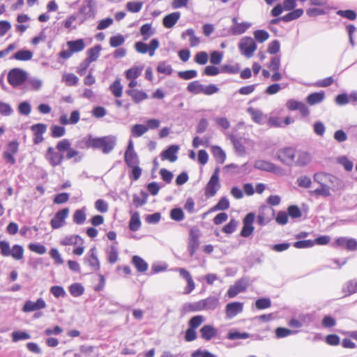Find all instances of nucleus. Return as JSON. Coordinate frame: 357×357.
<instances>
[{
	"label": "nucleus",
	"mask_w": 357,
	"mask_h": 357,
	"mask_svg": "<svg viewBox=\"0 0 357 357\" xmlns=\"http://www.w3.org/2000/svg\"><path fill=\"white\" fill-rule=\"evenodd\" d=\"M84 142L86 149H100L104 154H108L114 149L116 137L114 135L94 137L89 135L87 137V141Z\"/></svg>",
	"instance_id": "obj_1"
},
{
	"label": "nucleus",
	"mask_w": 357,
	"mask_h": 357,
	"mask_svg": "<svg viewBox=\"0 0 357 357\" xmlns=\"http://www.w3.org/2000/svg\"><path fill=\"white\" fill-rule=\"evenodd\" d=\"M56 149L59 152L66 151L64 155V160L73 159L75 162H79L84 156V154L73 148L71 143L68 139H63L57 142Z\"/></svg>",
	"instance_id": "obj_2"
},
{
	"label": "nucleus",
	"mask_w": 357,
	"mask_h": 357,
	"mask_svg": "<svg viewBox=\"0 0 357 357\" xmlns=\"http://www.w3.org/2000/svg\"><path fill=\"white\" fill-rule=\"evenodd\" d=\"M220 168L216 167L205 188V196L208 198L215 195L220 188L219 179Z\"/></svg>",
	"instance_id": "obj_3"
},
{
	"label": "nucleus",
	"mask_w": 357,
	"mask_h": 357,
	"mask_svg": "<svg viewBox=\"0 0 357 357\" xmlns=\"http://www.w3.org/2000/svg\"><path fill=\"white\" fill-rule=\"evenodd\" d=\"M257 47L255 40L250 36L243 37L238 43V49L241 53L246 58L252 57Z\"/></svg>",
	"instance_id": "obj_4"
},
{
	"label": "nucleus",
	"mask_w": 357,
	"mask_h": 357,
	"mask_svg": "<svg viewBox=\"0 0 357 357\" xmlns=\"http://www.w3.org/2000/svg\"><path fill=\"white\" fill-rule=\"evenodd\" d=\"M8 82L13 87L22 85L27 79V73L20 68H13L8 73Z\"/></svg>",
	"instance_id": "obj_5"
},
{
	"label": "nucleus",
	"mask_w": 357,
	"mask_h": 357,
	"mask_svg": "<svg viewBox=\"0 0 357 357\" xmlns=\"http://www.w3.org/2000/svg\"><path fill=\"white\" fill-rule=\"evenodd\" d=\"M159 40L157 38H153L149 44L143 41L136 42L135 43V49L140 54L148 53L150 56H153L155 54V50L159 47Z\"/></svg>",
	"instance_id": "obj_6"
},
{
	"label": "nucleus",
	"mask_w": 357,
	"mask_h": 357,
	"mask_svg": "<svg viewBox=\"0 0 357 357\" xmlns=\"http://www.w3.org/2000/svg\"><path fill=\"white\" fill-rule=\"evenodd\" d=\"M296 157L295 150L291 147L280 149L277 152V158L284 165L292 166Z\"/></svg>",
	"instance_id": "obj_7"
},
{
	"label": "nucleus",
	"mask_w": 357,
	"mask_h": 357,
	"mask_svg": "<svg viewBox=\"0 0 357 357\" xmlns=\"http://www.w3.org/2000/svg\"><path fill=\"white\" fill-rule=\"evenodd\" d=\"M45 158L52 167L60 165L64 160V155L63 152L56 151L55 149L50 146L47 148Z\"/></svg>",
	"instance_id": "obj_8"
},
{
	"label": "nucleus",
	"mask_w": 357,
	"mask_h": 357,
	"mask_svg": "<svg viewBox=\"0 0 357 357\" xmlns=\"http://www.w3.org/2000/svg\"><path fill=\"white\" fill-rule=\"evenodd\" d=\"M249 284V280L245 278L238 280L234 285H231L227 290V296L229 298H234L238 294L244 292Z\"/></svg>",
	"instance_id": "obj_9"
},
{
	"label": "nucleus",
	"mask_w": 357,
	"mask_h": 357,
	"mask_svg": "<svg viewBox=\"0 0 357 357\" xmlns=\"http://www.w3.org/2000/svg\"><path fill=\"white\" fill-rule=\"evenodd\" d=\"M255 219V215L254 213H248L243 220V227L241 231V236L245 238L249 237L254 231V227L252 225Z\"/></svg>",
	"instance_id": "obj_10"
},
{
	"label": "nucleus",
	"mask_w": 357,
	"mask_h": 357,
	"mask_svg": "<svg viewBox=\"0 0 357 357\" xmlns=\"http://www.w3.org/2000/svg\"><path fill=\"white\" fill-rule=\"evenodd\" d=\"M78 13L80 15L79 24L84 23L87 20L94 19L96 16V10L91 2H89L86 5L81 6L78 10Z\"/></svg>",
	"instance_id": "obj_11"
},
{
	"label": "nucleus",
	"mask_w": 357,
	"mask_h": 357,
	"mask_svg": "<svg viewBox=\"0 0 357 357\" xmlns=\"http://www.w3.org/2000/svg\"><path fill=\"white\" fill-rule=\"evenodd\" d=\"M68 213L69 210L68 208H63L57 211L50 221L51 227L54 229L61 227L66 218L68 217Z\"/></svg>",
	"instance_id": "obj_12"
},
{
	"label": "nucleus",
	"mask_w": 357,
	"mask_h": 357,
	"mask_svg": "<svg viewBox=\"0 0 357 357\" xmlns=\"http://www.w3.org/2000/svg\"><path fill=\"white\" fill-rule=\"evenodd\" d=\"M179 150V146L172 144L167 147L160 153L162 160H169L171 162H175L178 159L177 153Z\"/></svg>",
	"instance_id": "obj_13"
},
{
	"label": "nucleus",
	"mask_w": 357,
	"mask_h": 357,
	"mask_svg": "<svg viewBox=\"0 0 357 357\" xmlns=\"http://www.w3.org/2000/svg\"><path fill=\"white\" fill-rule=\"evenodd\" d=\"M243 310V303L241 302L229 303L225 306V314L227 319H232L238 314L241 313Z\"/></svg>",
	"instance_id": "obj_14"
},
{
	"label": "nucleus",
	"mask_w": 357,
	"mask_h": 357,
	"mask_svg": "<svg viewBox=\"0 0 357 357\" xmlns=\"http://www.w3.org/2000/svg\"><path fill=\"white\" fill-rule=\"evenodd\" d=\"M45 307V301L43 300V298H39L36 300V302H33L30 300L26 301L22 307V311L24 312H30L44 309Z\"/></svg>",
	"instance_id": "obj_15"
},
{
	"label": "nucleus",
	"mask_w": 357,
	"mask_h": 357,
	"mask_svg": "<svg viewBox=\"0 0 357 357\" xmlns=\"http://www.w3.org/2000/svg\"><path fill=\"white\" fill-rule=\"evenodd\" d=\"M177 271L181 278L185 279L187 282V286L185 288L184 293L186 294H190L195 288V282L188 271L183 268H178Z\"/></svg>",
	"instance_id": "obj_16"
},
{
	"label": "nucleus",
	"mask_w": 357,
	"mask_h": 357,
	"mask_svg": "<svg viewBox=\"0 0 357 357\" xmlns=\"http://www.w3.org/2000/svg\"><path fill=\"white\" fill-rule=\"evenodd\" d=\"M84 262L91 266L92 271H98L100 269V262L96 255V248H93L90 250L88 255L84 258Z\"/></svg>",
	"instance_id": "obj_17"
},
{
	"label": "nucleus",
	"mask_w": 357,
	"mask_h": 357,
	"mask_svg": "<svg viewBox=\"0 0 357 357\" xmlns=\"http://www.w3.org/2000/svg\"><path fill=\"white\" fill-rule=\"evenodd\" d=\"M201 337L206 341L211 340L218 335V329L213 326L206 324L199 330Z\"/></svg>",
	"instance_id": "obj_18"
},
{
	"label": "nucleus",
	"mask_w": 357,
	"mask_h": 357,
	"mask_svg": "<svg viewBox=\"0 0 357 357\" xmlns=\"http://www.w3.org/2000/svg\"><path fill=\"white\" fill-rule=\"evenodd\" d=\"M254 167L257 169L268 172H275L278 169V167L275 164L264 160H256Z\"/></svg>",
	"instance_id": "obj_19"
},
{
	"label": "nucleus",
	"mask_w": 357,
	"mask_h": 357,
	"mask_svg": "<svg viewBox=\"0 0 357 357\" xmlns=\"http://www.w3.org/2000/svg\"><path fill=\"white\" fill-rule=\"evenodd\" d=\"M311 155L306 151H298L296 154L294 165L299 167H304L308 165L311 161Z\"/></svg>",
	"instance_id": "obj_20"
},
{
	"label": "nucleus",
	"mask_w": 357,
	"mask_h": 357,
	"mask_svg": "<svg viewBox=\"0 0 357 357\" xmlns=\"http://www.w3.org/2000/svg\"><path fill=\"white\" fill-rule=\"evenodd\" d=\"M344 296H348L357 293V278L347 281L342 287Z\"/></svg>",
	"instance_id": "obj_21"
},
{
	"label": "nucleus",
	"mask_w": 357,
	"mask_h": 357,
	"mask_svg": "<svg viewBox=\"0 0 357 357\" xmlns=\"http://www.w3.org/2000/svg\"><path fill=\"white\" fill-rule=\"evenodd\" d=\"M204 311L215 310L219 305V298L216 296H210L205 299H202Z\"/></svg>",
	"instance_id": "obj_22"
},
{
	"label": "nucleus",
	"mask_w": 357,
	"mask_h": 357,
	"mask_svg": "<svg viewBox=\"0 0 357 357\" xmlns=\"http://www.w3.org/2000/svg\"><path fill=\"white\" fill-rule=\"evenodd\" d=\"M126 93L132 98L133 102L136 104L148 98L147 93L142 90L128 89L126 91Z\"/></svg>",
	"instance_id": "obj_23"
},
{
	"label": "nucleus",
	"mask_w": 357,
	"mask_h": 357,
	"mask_svg": "<svg viewBox=\"0 0 357 357\" xmlns=\"http://www.w3.org/2000/svg\"><path fill=\"white\" fill-rule=\"evenodd\" d=\"M180 17V12H174L165 15L162 20L163 26L167 29L172 28L176 24Z\"/></svg>",
	"instance_id": "obj_24"
},
{
	"label": "nucleus",
	"mask_w": 357,
	"mask_h": 357,
	"mask_svg": "<svg viewBox=\"0 0 357 357\" xmlns=\"http://www.w3.org/2000/svg\"><path fill=\"white\" fill-rule=\"evenodd\" d=\"M33 52L31 50L22 49L16 52L10 59L18 61H27L32 59Z\"/></svg>",
	"instance_id": "obj_25"
},
{
	"label": "nucleus",
	"mask_w": 357,
	"mask_h": 357,
	"mask_svg": "<svg viewBox=\"0 0 357 357\" xmlns=\"http://www.w3.org/2000/svg\"><path fill=\"white\" fill-rule=\"evenodd\" d=\"M325 98V93L324 91L314 92L310 93L306 98V102L310 105H314L321 102Z\"/></svg>",
	"instance_id": "obj_26"
},
{
	"label": "nucleus",
	"mask_w": 357,
	"mask_h": 357,
	"mask_svg": "<svg viewBox=\"0 0 357 357\" xmlns=\"http://www.w3.org/2000/svg\"><path fill=\"white\" fill-rule=\"evenodd\" d=\"M67 45L68 48L73 52V53L82 51L86 46L84 40L82 38L69 40L67 42Z\"/></svg>",
	"instance_id": "obj_27"
},
{
	"label": "nucleus",
	"mask_w": 357,
	"mask_h": 357,
	"mask_svg": "<svg viewBox=\"0 0 357 357\" xmlns=\"http://www.w3.org/2000/svg\"><path fill=\"white\" fill-rule=\"evenodd\" d=\"M132 263L137 271L140 273H144L147 271L148 264L139 256L135 255L132 258Z\"/></svg>",
	"instance_id": "obj_28"
},
{
	"label": "nucleus",
	"mask_w": 357,
	"mask_h": 357,
	"mask_svg": "<svg viewBox=\"0 0 357 357\" xmlns=\"http://www.w3.org/2000/svg\"><path fill=\"white\" fill-rule=\"evenodd\" d=\"M101 50L102 46L99 44L89 48L86 52L87 57L85 59L89 61L90 63L96 61L99 57Z\"/></svg>",
	"instance_id": "obj_29"
},
{
	"label": "nucleus",
	"mask_w": 357,
	"mask_h": 357,
	"mask_svg": "<svg viewBox=\"0 0 357 357\" xmlns=\"http://www.w3.org/2000/svg\"><path fill=\"white\" fill-rule=\"evenodd\" d=\"M251 26V23L245 22L232 25L230 30L233 35L238 36L244 33Z\"/></svg>",
	"instance_id": "obj_30"
},
{
	"label": "nucleus",
	"mask_w": 357,
	"mask_h": 357,
	"mask_svg": "<svg viewBox=\"0 0 357 357\" xmlns=\"http://www.w3.org/2000/svg\"><path fill=\"white\" fill-rule=\"evenodd\" d=\"M229 139L232 143L236 151L240 155H243L245 153V148L241 143V139L238 138L234 135H229Z\"/></svg>",
	"instance_id": "obj_31"
},
{
	"label": "nucleus",
	"mask_w": 357,
	"mask_h": 357,
	"mask_svg": "<svg viewBox=\"0 0 357 357\" xmlns=\"http://www.w3.org/2000/svg\"><path fill=\"white\" fill-rule=\"evenodd\" d=\"M303 14V10L302 8H297L290 10L287 14L282 16V21L289 22L299 18Z\"/></svg>",
	"instance_id": "obj_32"
},
{
	"label": "nucleus",
	"mask_w": 357,
	"mask_h": 357,
	"mask_svg": "<svg viewBox=\"0 0 357 357\" xmlns=\"http://www.w3.org/2000/svg\"><path fill=\"white\" fill-rule=\"evenodd\" d=\"M251 337V335L247 332H240L236 330H231L227 335V338L230 340L247 339Z\"/></svg>",
	"instance_id": "obj_33"
},
{
	"label": "nucleus",
	"mask_w": 357,
	"mask_h": 357,
	"mask_svg": "<svg viewBox=\"0 0 357 357\" xmlns=\"http://www.w3.org/2000/svg\"><path fill=\"white\" fill-rule=\"evenodd\" d=\"M248 112L251 115L254 122L259 124H262L264 122V116L261 110L249 107Z\"/></svg>",
	"instance_id": "obj_34"
},
{
	"label": "nucleus",
	"mask_w": 357,
	"mask_h": 357,
	"mask_svg": "<svg viewBox=\"0 0 357 357\" xmlns=\"http://www.w3.org/2000/svg\"><path fill=\"white\" fill-rule=\"evenodd\" d=\"M141 226V220L139 218V213L135 212L132 214L130 220L129 221V229L132 231H137Z\"/></svg>",
	"instance_id": "obj_35"
},
{
	"label": "nucleus",
	"mask_w": 357,
	"mask_h": 357,
	"mask_svg": "<svg viewBox=\"0 0 357 357\" xmlns=\"http://www.w3.org/2000/svg\"><path fill=\"white\" fill-rule=\"evenodd\" d=\"M203 86V84H202L199 81L196 80L191 82L188 84L187 90L188 92L192 94L197 95L202 93Z\"/></svg>",
	"instance_id": "obj_36"
},
{
	"label": "nucleus",
	"mask_w": 357,
	"mask_h": 357,
	"mask_svg": "<svg viewBox=\"0 0 357 357\" xmlns=\"http://www.w3.org/2000/svg\"><path fill=\"white\" fill-rule=\"evenodd\" d=\"M309 193L310 195L323 196L324 197H327L331 195L329 187L324 183H321V188H317L314 190H310Z\"/></svg>",
	"instance_id": "obj_37"
},
{
	"label": "nucleus",
	"mask_w": 357,
	"mask_h": 357,
	"mask_svg": "<svg viewBox=\"0 0 357 357\" xmlns=\"http://www.w3.org/2000/svg\"><path fill=\"white\" fill-rule=\"evenodd\" d=\"M143 66H133L126 71V77L128 79H136L141 74Z\"/></svg>",
	"instance_id": "obj_38"
},
{
	"label": "nucleus",
	"mask_w": 357,
	"mask_h": 357,
	"mask_svg": "<svg viewBox=\"0 0 357 357\" xmlns=\"http://www.w3.org/2000/svg\"><path fill=\"white\" fill-rule=\"evenodd\" d=\"M79 241L81 243H83L82 238L79 235H70L64 237L61 240V244L63 245H76L79 243Z\"/></svg>",
	"instance_id": "obj_39"
},
{
	"label": "nucleus",
	"mask_w": 357,
	"mask_h": 357,
	"mask_svg": "<svg viewBox=\"0 0 357 357\" xmlns=\"http://www.w3.org/2000/svg\"><path fill=\"white\" fill-rule=\"evenodd\" d=\"M213 155L216 161L220 164L224 163L226 160V154L225 151L218 146H213L212 147Z\"/></svg>",
	"instance_id": "obj_40"
},
{
	"label": "nucleus",
	"mask_w": 357,
	"mask_h": 357,
	"mask_svg": "<svg viewBox=\"0 0 357 357\" xmlns=\"http://www.w3.org/2000/svg\"><path fill=\"white\" fill-rule=\"evenodd\" d=\"M124 160L128 167H132L139 164V160L137 153H125Z\"/></svg>",
	"instance_id": "obj_41"
},
{
	"label": "nucleus",
	"mask_w": 357,
	"mask_h": 357,
	"mask_svg": "<svg viewBox=\"0 0 357 357\" xmlns=\"http://www.w3.org/2000/svg\"><path fill=\"white\" fill-rule=\"evenodd\" d=\"M241 69L240 65L236 63L234 65L224 64L221 66L220 71L222 73H227L231 75L237 74Z\"/></svg>",
	"instance_id": "obj_42"
},
{
	"label": "nucleus",
	"mask_w": 357,
	"mask_h": 357,
	"mask_svg": "<svg viewBox=\"0 0 357 357\" xmlns=\"http://www.w3.org/2000/svg\"><path fill=\"white\" fill-rule=\"evenodd\" d=\"M12 340L17 342L20 340H29L31 338L29 333L24 331H15L11 334Z\"/></svg>",
	"instance_id": "obj_43"
},
{
	"label": "nucleus",
	"mask_w": 357,
	"mask_h": 357,
	"mask_svg": "<svg viewBox=\"0 0 357 357\" xmlns=\"http://www.w3.org/2000/svg\"><path fill=\"white\" fill-rule=\"evenodd\" d=\"M10 256H12L15 260H20L24 256V248L22 245L15 244L10 250Z\"/></svg>",
	"instance_id": "obj_44"
},
{
	"label": "nucleus",
	"mask_w": 357,
	"mask_h": 357,
	"mask_svg": "<svg viewBox=\"0 0 357 357\" xmlns=\"http://www.w3.org/2000/svg\"><path fill=\"white\" fill-rule=\"evenodd\" d=\"M109 89L115 97H116V98L121 97L122 96V93H123V86L121 84L120 79H116L110 85Z\"/></svg>",
	"instance_id": "obj_45"
},
{
	"label": "nucleus",
	"mask_w": 357,
	"mask_h": 357,
	"mask_svg": "<svg viewBox=\"0 0 357 357\" xmlns=\"http://www.w3.org/2000/svg\"><path fill=\"white\" fill-rule=\"evenodd\" d=\"M149 130V128H146L143 124H135L132 127L131 132L133 137H139L146 133Z\"/></svg>",
	"instance_id": "obj_46"
},
{
	"label": "nucleus",
	"mask_w": 357,
	"mask_h": 357,
	"mask_svg": "<svg viewBox=\"0 0 357 357\" xmlns=\"http://www.w3.org/2000/svg\"><path fill=\"white\" fill-rule=\"evenodd\" d=\"M68 289L70 294L74 297H79L84 292V288L80 283H74Z\"/></svg>",
	"instance_id": "obj_47"
},
{
	"label": "nucleus",
	"mask_w": 357,
	"mask_h": 357,
	"mask_svg": "<svg viewBox=\"0 0 357 357\" xmlns=\"http://www.w3.org/2000/svg\"><path fill=\"white\" fill-rule=\"evenodd\" d=\"M204 321V317L202 315L193 316L188 321V327L196 330Z\"/></svg>",
	"instance_id": "obj_48"
},
{
	"label": "nucleus",
	"mask_w": 357,
	"mask_h": 357,
	"mask_svg": "<svg viewBox=\"0 0 357 357\" xmlns=\"http://www.w3.org/2000/svg\"><path fill=\"white\" fill-rule=\"evenodd\" d=\"M275 335L278 338H283L297 333V331L290 330L284 327H278L275 329Z\"/></svg>",
	"instance_id": "obj_49"
},
{
	"label": "nucleus",
	"mask_w": 357,
	"mask_h": 357,
	"mask_svg": "<svg viewBox=\"0 0 357 357\" xmlns=\"http://www.w3.org/2000/svg\"><path fill=\"white\" fill-rule=\"evenodd\" d=\"M140 34L144 40H147L153 33L151 24H144L140 27Z\"/></svg>",
	"instance_id": "obj_50"
},
{
	"label": "nucleus",
	"mask_w": 357,
	"mask_h": 357,
	"mask_svg": "<svg viewBox=\"0 0 357 357\" xmlns=\"http://www.w3.org/2000/svg\"><path fill=\"white\" fill-rule=\"evenodd\" d=\"M51 136L54 138L61 137L65 135L66 129L63 126L52 125L50 127Z\"/></svg>",
	"instance_id": "obj_51"
},
{
	"label": "nucleus",
	"mask_w": 357,
	"mask_h": 357,
	"mask_svg": "<svg viewBox=\"0 0 357 357\" xmlns=\"http://www.w3.org/2000/svg\"><path fill=\"white\" fill-rule=\"evenodd\" d=\"M271 305V301L269 298L263 297L258 298L255 301V307L258 310H264L270 307Z\"/></svg>",
	"instance_id": "obj_52"
},
{
	"label": "nucleus",
	"mask_w": 357,
	"mask_h": 357,
	"mask_svg": "<svg viewBox=\"0 0 357 357\" xmlns=\"http://www.w3.org/2000/svg\"><path fill=\"white\" fill-rule=\"evenodd\" d=\"M253 34H254L255 39L258 43H264V41L268 40L269 38V33L264 29L256 30L254 31Z\"/></svg>",
	"instance_id": "obj_53"
},
{
	"label": "nucleus",
	"mask_w": 357,
	"mask_h": 357,
	"mask_svg": "<svg viewBox=\"0 0 357 357\" xmlns=\"http://www.w3.org/2000/svg\"><path fill=\"white\" fill-rule=\"evenodd\" d=\"M62 81L68 86H75L79 81L78 77L73 73H66L63 75Z\"/></svg>",
	"instance_id": "obj_54"
},
{
	"label": "nucleus",
	"mask_w": 357,
	"mask_h": 357,
	"mask_svg": "<svg viewBox=\"0 0 357 357\" xmlns=\"http://www.w3.org/2000/svg\"><path fill=\"white\" fill-rule=\"evenodd\" d=\"M141 195L142 197H139L137 195H133V204L135 206V207H139L144 205L146 203L147 201V194L146 192L142 190Z\"/></svg>",
	"instance_id": "obj_55"
},
{
	"label": "nucleus",
	"mask_w": 357,
	"mask_h": 357,
	"mask_svg": "<svg viewBox=\"0 0 357 357\" xmlns=\"http://www.w3.org/2000/svg\"><path fill=\"white\" fill-rule=\"evenodd\" d=\"M125 42V38L121 34L113 36L109 38V45L112 47H118L123 45Z\"/></svg>",
	"instance_id": "obj_56"
},
{
	"label": "nucleus",
	"mask_w": 357,
	"mask_h": 357,
	"mask_svg": "<svg viewBox=\"0 0 357 357\" xmlns=\"http://www.w3.org/2000/svg\"><path fill=\"white\" fill-rule=\"evenodd\" d=\"M86 220V213L84 209H77L73 215V221L77 225H82Z\"/></svg>",
	"instance_id": "obj_57"
},
{
	"label": "nucleus",
	"mask_w": 357,
	"mask_h": 357,
	"mask_svg": "<svg viewBox=\"0 0 357 357\" xmlns=\"http://www.w3.org/2000/svg\"><path fill=\"white\" fill-rule=\"evenodd\" d=\"M29 249L38 255H43L46 252L47 249L45 245L39 243H31L29 244Z\"/></svg>",
	"instance_id": "obj_58"
},
{
	"label": "nucleus",
	"mask_w": 357,
	"mask_h": 357,
	"mask_svg": "<svg viewBox=\"0 0 357 357\" xmlns=\"http://www.w3.org/2000/svg\"><path fill=\"white\" fill-rule=\"evenodd\" d=\"M170 218L173 220L180 222L184 218V213L181 208H174L170 211Z\"/></svg>",
	"instance_id": "obj_59"
},
{
	"label": "nucleus",
	"mask_w": 357,
	"mask_h": 357,
	"mask_svg": "<svg viewBox=\"0 0 357 357\" xmlns=\"http://www.w3.org/2000/svg\"><path fill=\"white\" fill-rule=\"evenodd\" d=\"M157 71L159 73L171 75L173 70L171 65L167 64L165 61H160L157 66Z\"/></svg>",
	"instance_id": "obj_60"
},
{
	"label": "nucleus",
	"mask_w": 357,
	"mask_h": 357,
	"mask_svg": "<svg viewBox=\"0 0 357 357\" xmlns=\"http://www.w3.org/2000/svg\"><path fill=\"white\" fill-rule=\"evenodd\" d=\"M118 250L114 245H111L109 251L107 252V260L109 263L113 264L118 260Z\"/></svg>",
	"instance_id": "obj_61"
},
{
	"label": "nucleus",
	"mask_w": 357,
	"mask_h": 357,
	"mask_svg": "<svg viewBox=\"0 0 357 357\" xmlns=\"http://www.w3.org/2000/svg\"><path fill=\"white\" fill-rule=\"evenodd\" d=\"M17 109L20 114L28 116L31 112V106L28 101H23L18 105Z\"/></svg>",
	"instance_id": "obj_62"
},
{
	"label": "nucleus",
	"mask_w": 357,
	"mask_h": 357,
	"mask_svg": "<svg viewBox=\"0 0 357 357\" xmlns=\"http://www.w3.org/2000/svg\"><path fill=\"white\" fill-rule=\"evenodd\" d=\"M223 58V53L217 50L213 51L210 54V62L213 65H218L221 63Z\"/></svg>",
	"instance_id": "obj_63"
},
{
	"label": "nucleus",
	"mask_w": 357,
	"mask_h": 357,
	"mask_svg": "<svg viewBox=\"0 0 357 357\" xmlns=\"http://www.w3.org/2000/svg\"><path fill=\"white\" fill-rule=\"evenodd\" d=\"M337 162L342 165L344 169L347 172H350L352 170L354 164L352 161L348 159L347 156H340L337 158Z\"/></svg>",
	"instance_id": "obj_64"
}]
</instances>
